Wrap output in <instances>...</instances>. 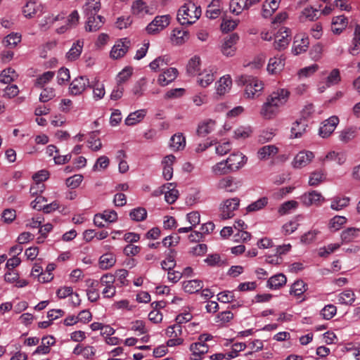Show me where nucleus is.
Instances as JSON below:
<instances>
[{
	"label": "nucleus",
	"instance_id": "nucleus-1",
	"mask_svg": "<svg viewBox=\"0 0 360 360\" xmlns=\"http://www.w3.org/2000/svg\"><path fill=\"white\" fill-rule=\"evenodd\" d=\"M100 9V0H87L86 3L83 7L84 15L87 18L85 26L86 31L96 32L103 25L105 19L100 15H98V20L96 21V24L94 25L95 15H96Z\"/></svg>",
	"mask_w": 360,
	"mask_h": 360
},
{
	"label": "nucleus",
	"instance_id": "nucleus-2",
	"mask_svg": "<svg viewBox=\"0 0 360 360\" xmlns=\"http://www.w3.org/2000/svg\"><path fill=\"white\" fill-rule=\"evenodd\" d=\"M202 14L200 6L188 1L180 7L177 13V20L182 25H190L196 22Z\"/></svg>",
	"mask_w": 360,
	"mask_h": 360
},
{
	"label": "nucleus",
	"instance_id": "nucleus-3",
	"mask_svg": "<svg viewBox=\"0 0 360 360\" xmlns=\"http://www.w3.org/2000/svg\"><path fill=\"white\" fill-rule=\"evenodd\" d=\"M237 82L239 85L245 86V94L248 98H255L259 96L264 89L262 82L250 75L238 77Z\"/></svg>",
	"mask_w": 360,
	"mask_h": 360
},
{
	"label": "nucleus",
	"instance_id": "nucleus-4",
	"mask_svg": "<svg viewBox=\"0 0 360 360\" xmlns=\"http://www.w3.org/2000/svg\"><path fill=\"white\" fill-rule=\"evenodd\" d=\"M170 20L171 17L169 15L156 16L154 20L147 25L146 30L150 34H158L169 25Z\"/></svg>",
	"mask_w": 360,
	"mask_h": 360
},
{
	"label": "nucleus",
	"instance_id": "nucleus-5",
	"mask_svg": "<svg viewBox=\"0 0 360 360\" xmlns=\"http://www.w3.org/2000/svg\"><path fill=\"white\" fill-rule=\"evenodd\" d=\"M240 200L238 198L228 199L224 201V204L221 206V218L227 219L234 216L233 212L238 210L239 207Z\"/></svg>",
	"mask_w": 360,
	"mask_h": 360
},
{
	"label": "nucleus",
	"instance_id": "nucleus-6",
	"mask_svg": "<svg viewBox=\"0 0 360 360\" xmlns=\"http://www.w3.org/2000/svg\"><path fill=\"white\" fill-rule=\"evenodd\" d=\"M239 39V36L236 33H232L225 37L221 45V52L226 57H231L235 55L236 47V44Z\"/></svg>",
	"mask_w": 360,
	"mask_h": 360
},
{
	"label": "nucleus",
	"instance_id": "nucleus-7",
	"mask_svg": "<svg viewBox=\"0 0 360 360\" xmlns=\"http://www.w3.org/2000/svg\"><path fill=\"white\" fill-rule=\"evenodd\" d=\"M290 96V91L285 89H279L272 92L266 100L271 104H274L278 108L285 105L288 101Z\"/></svg>",
	"mask_w": 360,
	"mask_h": 360
},
{
	"label": "nucleus",
	"instance_id": "nucleus-8",
	"mask_svg": "<svg viewBox=\"0 0 360 360\" xmlns=\"http://www.w3.org/2000/svg\"><path fill=\"white\" fill-rule=\"evenodd\" d=\"M88 86H90V84L89 80L87 77L84 76L77 77L70 83L69 92L73 96L80 95Z\"/></svg>",
	"mask_w": 360,
	"mask_h": 360
},
{
	"label": "nucleus",
	"instance_id": "nucleus-9",
	"mask_svg": "<svg viewBox=\"0 0 360 360\" xmlns=\"http://www.w3.org/2000/svg\"><path fill=\"white\" fill-rule=\"evenodd\" d=\"M276 39L274 43V47L276 50L282 51L287 48L291 38L290 30L286 27L281 28L276 36Z\"/></svg>",
	"mask_w": 360,
	"mask_h": 360
},
{
	"label": "nucleus",
	"instance_id": "nucleus-10",
	"mask_svg": "<svg viewBox=\"0 0 360 360\" xmlns=\"http://www.w3.org/2000/svg\"><path fill=\"white\" fill-rule=\"evenodd\" d=\"M131 45V41L127 38L120 39L112 47L110 51V56L114 59H118L123 57L128 51Z\"/></svg>",
	"mask_w": 360,
	"mask_h": 360
},
{
	"label": "nucleus",
	"instance_id": "nucleus-11",
	"mask_svg": "<svg viewBox=\"0 0 360 360\" xmlns=\"http://www.w3.org/2000/svg\"><path fill=\"white\" fill-rule=\"evenodd\" d=\"M229 169L235 172L243 167L247 162V158L241 153H233L226 160Z\"/></svg>",
	"mask_w": 360,
	"mask_h": 360
},
{
	"label": "nucleus",
	"instance_id": "nucleus-12",
	"mask_svg": "<svg viewBox=\"0 0 360 360\" xmlns=\"http://www.w3.org/2000/svg\"><path fill=\"white\" fill-rule=\"evenodd\" d=\"M339 119L337 116H332L323 122V125L319 129V135L322 138H328L335 129Z\"/></svg>",
	"mask_w": 360,
	"mask_h": 360
},
{
	"label": "nucleus",
	"instance_id": "nucleus-13",
	"mask_svg": "<svg viewBox=\"0 0 360 360\" xmlns=\"http://www.w3.org/2000/svg\"><path fill=\"white\" fill-rule=\"evenodd\" d=\"M309 44V40L304 34H297L294 38L292 52L295 55L305 52Z\"/></svg>",
	"mask_w": 360,
	"mask_h": 360
},
{
	"label": "nucleus",
	"instance_id": "nucleus-14",
	"mask_svg": "<svg viewBox=\"0 0 360 360\" xmlns=\"http://www.w3.org/2000/svg\"><path fill=\"white\" fill-rule=\"evenodd\" d=\"M314 155L311 151H300L297 154L293 160V167L295 168H302L309 165Z\"/></svg>",
	"mask_w": 360,
	"mask_h": 360
},
{
	"label": "nucleus",
	"instance_id": "nucleus-15",
	"mask_svg": "<svg viewBox=\"0 0 360 360\" xmlns=\"http://www.w3.org/2000/svg\"><path fill=\"white\" fill-rule=\"evenodd\" d=\"M160 193H165V200L169 204H173L179 196V191L175 189V186L172 183L163 185Z\"/></svg>",
	"mask_w": 360,
	"mask_h": 360
},
{
	"label": "nucleus",
	"instance_id": "nucleus-16",
	"mask_svg": "<svg viewBox=\"0 0 360 360\" xmlns=\"http://www.w3.org/2000/svg\"><path fill=\"white\" fill-rule=\"evenodd\" d=\"M279 108L266 100L261 107L259 113L264 119L272 120L277 116Z\"/></svg>",
	"mask_w": 360,
	"mask_h": 360
},
{
	"label": "nucleus",
	"instance_id": "nucleus-17",
	"mask_svg": "<svg viewBox=\"0 0 360 360\" xmlns=\"http://www.w3.org/2000/svg\"><path fill=\"white\" fill-rule=\"evenodd\" d=\"M178 75V70L175 68H169L164 70L158 77V82L162 86H165L173 82Z\"/></svg>",
	"mask_w": 360,
	"mask_h": 360
},
{
	"label": "nucleus",
	"instance_id": "nucleus-18",
	"mask_svg": "<svg viewBox=\"0 0 360 360\" xmlns=\"http://www.w3.org/2000/svg\"><path fill=\"white\" fill-rule=\"evenodd\" d=\"M240 186V182H236L232 176H228L220 179L217 184V188L224 189L227 192H235Z\"/></svg>",
	"mask_w": 360,
	"mask_h": 360
},
{
	"label": "nucleus",
	"instance_id": "nucleus-19",
	"mask_svg": "<svg viewBox=\"0 0 360 360\" xmlns=\"http://www.w3.org/2000/svg\"><path fill=\"white\" fill-rule=\"evenodd\" d=\"M188 38V31L179 28L174 29L170 37L172 43L174 45H181L185 43Z\"/></svg>",
	"mask_w": 360,
	"mask_h": 360
},
{
	"label": "nucleus",
	"instance_id": "nucleus-20",
	"mask_svg": "<svg viewBox=\"0 0 360 360\" xmlns=\"http://www.w3.org/2000/svg\"><path fill=\"white\" fill-rule=\"evenodd\" d=\"M190 350L192 352L193 360H200L202 356L208 351V346L204 342H195L191 345Z\"/></svg>",
	"mask_w": 360,
	"mask_h": 360
},
{
	"label": "nucleus",
	"instance_id": "nucleus-21",
	"mask_svg": "<svg viewBox=\"0 0 360 360\" xmlns=\"http://www.w3.org/2000/svg\"><path fill=\"white\" fill-rule=\"evenodd\" d=\"M301 199L302 202L307 206L317 204L321 200H324L321 194L316 191H311L303 194Z\"/></svg>",
	"mask_w": 360,
	"mask_h": 360
},
{
	"label": "nucleus",
	"instance_id": "nucleus-22",
	"mask_svg": "<svg viewBox=\"0 0 360 360\" xmlns=\"http://www.w3.org/2000/svg\"><path fill=\"white\" fill-rule=\"evenodd\" d=\"M347 18L344 15L334 17L332 20V32L340 34L347 26Z\"/></svg>",
	"mask_w": 360,
	"mask_h": 360
},
{
	"label": "nucleus",
	"instance_id": "nucleus-23",
	"mask_svg": "<svg viewBox=\"0 0 360 360\" xmlns=\"http://www.w3.org/2000/svg\"><path fill=\"white\" fill-rule=\"evenodd\" d=\"M131 12L134 15L143 17L147 14H152L148 6L143 0H136L131 5Z\"/></svg>",
	"mask_w": 360,
	"mask_h": 360
},
{
	"label": "nucleus",
	"instance_id": "nucleus-24",
	"mask_svg": "<svg viewBox=\"0 0 360 360\" xmlns=\"http://www.w3.org/2000/svg\"><path fill=\"white\" fill-rule=\"evenodd\" d=\"M201 60L198 56H194L189 60L186 66V72L191 76L200 74Z\"/></svg>",
	"mask_w": 360,
	"mask_h": 360
},
{
	"label": "nucleus",
	"instance_id": "nucleus-25",
	"mask_svg": "<svg viewBox=\"0 0 360 360\" xmlns=\"http://www.w3.org/2000/svg\"><path fill=\"white\" fill-rule=\"evenodd\" d=\"M55 344V339L53 336H46L41 339V344L38 346L33 354H46L49 353L50 347Z\"/></svg>",
	"mask_w": 360,
	"mask_h": 360
},
{
	"label": "nucleus",
	"instance_id": "nucleus-26",
	"mask_svg": "<svg viewBox=\"0 0 360 360\" xmlns=\"http://www.w3.org/2000/svg\"><path fill=\"white\" fill-rule=\"evenodd\" d=\"M278 152V149L274 145L264 146L259 149L257 156L261 160H267L271 157L276 155Z\"/></svg>",
	"mask_w": 360,
	"mask_h": 360
},
{
	"label": "nucleus",
	"instance_id": "nucleus-27",
	"mask_svg": "<svg viewBox=\"0 0 360 360\" xmlns=\"http://www.w3.org/2000/svg\"><path fill=\"white\" fill-rule=\"evenodd\" d=\"M216 122L212 120L203 121L198 124L197 134L199 136L205 137L210 134L214 129Z\"/></svg>",
	"mask_w": 360,
	"mask_h": 360
},
{
	"label": "nucleus",
	"instance_id": "nucleus-28",
	"mask_svg": "<svg viewBox=\"0 0 360 360\" xmlns=\"http://www.w3.org/2000/svg\"><path fill=\"white\" fill-rule=\"evenodd\" d=\"M231 84L232 80L229 75L221 77L217 82V94L219 96L224 95L230 90Z\"/></svg>",
	"mask_w": 360,
	"mask_h": 360
},
{
	"label": "nucleus",
	"instance_id": "nucleus-29",
	"mask_svg": "<svg viewBox=\"0 0 360 360\" xmlns=\"http://www.w3.org/2000/svg\"><path fill=\"white\" fill-rule=\"evenodd\" d=\"M359 231V229L354 227H349L342 231L340 235L342 243H349L352 242L358 237Z\"/></svg>",
	"mask_w": 360,
	"mask_h": 360
},
{
	"label": "nucleus",
	"instance_id": "nucleus-30",
	"mask_svg": "<svg viewBox=\"0 0 360 360\" xmlns=\"http://www.w3.org/2000/svg\"><path fill=\"white\" fill-rule=\"evenodd\" d=\"M287 278L283 274H278L269 278L267 286L271 289H278L285 285Z\"/></svg>",
	"mask_w": 360,
	"mask_h": 360
},
{
	"label": "nucleus",
	"instance_id": "nucleus-31",
	"mask_svg": "<svg viewBox=\"0 0 360 360\" xmlns=\"http://www.w3.org/2000/svg\"><path fill=\"white\" fill-rule=\"evenodd\" d=\"M307 126V124L306 123V121L303 119H300L299 120L295 121L292 124V127L291 128V137H301L302 134L305 132Z\"/></svg>",
	"mask_w": 360,
	"mask_h": 360
},
{
	"label": "nucleus",
	"instance_id": "nucleus-32",
	"mask_svg": "<svg viewBox=\"0 0 360 360\" xmlns=\"http://www.w3.org/2000/svg\"><path fill=\"white\" fill-rule=\"evenodd\" d=\"M186 146V139L182 134L173 135L170 139L169 147L175 151L184 148Z\"/></svg>",
	"mask_w": 360,
	"mask_h": 360
},
{
	"label": "nucleus",
	"instance_id": "nucleus-33",
	"mask_svg": "<svg viewBox=\"0 0 360 360\" xmlns=\"http://www.w3.org/2000/svg\"><path fill=\"white\" fill-rule=\"evenodd\" d=\"M146 110H139L130 113L125 120V124L128 126H133L140 122L146 116Z\"/></svg>",
	"mask_w": 360,
	"mask_h": 360
},
{
	"label": "nucleus",
	"instance_id": "nucleus-34",
	"mask_svg": "<svg viewBox=\"0 0 360 360\" xmlns=\"http://www.w3.org/2000/svg\"><path fill=\"white\" fill-rule=\"evenodd\" d=\"M202 287V282L200 280H190L183 283L184 290L188 293L197 292L201 290Z\"/></svg>",
	"mask_w": 360,
	"mask_h": 360
},
{
	"label": "nucleus",
	"instance_id": "nucleus-35",
	"mask_svg": "<svg viewBox=\"0 0 360 360\" xmlns=\"http://www.w3.org/2000/svg\"><path fill=\"white\" fill-rule=\"evenodd\" d=\"M84 42L81 40H77L75 42L70 49V51L67 53V58L70 60H75L80 56L82 48H83Z\"/></svg>",
	"mask_w": 360,
	"mask_h": 360
},
{
	"label": "nucleus",
	"instance_id": "nucleus-36",
	"mask_svg": "<svg viewBox=\"0 0 360 360\" xmlns=\"http://www.w3.org/2000/svg\"><path fill=\"white\" fill-rule=\"evenodd\" d=\"M284 61L280 58H273L269 60L267 70L271 74H276L284 67Z\"/></svg>",
	"mask_w": 360,
	"mask_h": 360
},
{
	"label": "nucleus",
	"instance_id": "nucleus-37",
	"mask_svg": "<svg viewBox=\"0 0 360 360\" xmlns=\"http://www.w3.org/2000/svg\"><path fill=\"white\" fill-rule=\"evenodd\" d=\"M116 262L115 256L112 253L103 254L99 259V266L102 269H108Z\"/></svg>",
	"mask_w": 360,
	"mask_h": 360
},
{
	"label": "nucleus",
	"instance_id": "nucleus-38",
	"mask_svg": "<svg viewBox=\"0 0 360 360\" xmlns=\"http://www.w3.org/2000/svg\"><path fill=\"white\" fill-rule=\"evenodd\" d=\"M269 203V198L267 197H262L257 200L250 203L247 207V212H254L264 209Z\"/></svg>",
	"mask_w": 360,
	"mask_h": 360
},
{
	"label": "nucleus",
	"instance_id": "nucleus-39",
	"mask_svg": "<svg viewBox=\"0 0 360 360\" xmlns=\"http://www.w3.org/2000/svg\"><path fill=\"white\" fill-rule=\"evenodd\" d=\"M338 301L342 304L352 305L355 301V294L350 289L345 290L339 294Z\"/></svg>",
	"mask_w": 360,
	"mask_h": 360
},
{
	"label": "nucleus",
	"instance_id": "nucleus-40",
	"mask_svg": "<svg viewBox=\"0 0 360 360\" xmlns=\"http://www.w3.org/2000/svg\"><path fill=\"white\" fill-rule=\"evenodd\" d=\"M220 0H213L208 6L206 11V15L210 19H216L221 14V8H219Z\"/></svg>",
	"mask_w": 360,
	"mask_h": 360
},
{
	"label": "nucleus",
	"instance_id": "nucleus-41",
	"mask_svg": "<svg viewBox=\"0 0 360 360\" xmlns=\"http://www.w3.org/2000/svg\"><path fill=\"white\" fill-rule=\"evenodd\" d=\"M18 77L15 70L8 68L1 71L0 74V82L4 84H10Z\"/></svg>",
	"mask_w": 360,
	"mask_h": 360
},
{
	"label": "nucleus",
	"instance_id": "nucleus-42",
	"mask_svg": "<svg viewBox=\"0 0 360 360\" xmlns=\"http://www.w3.org/2000/svg\"><path fill=\"white\" fill-rule=\"evenodd\" d=\"M90 284L89 288L86 290V295L88 300L91 302H96L99 299V293L98 292V281H89Z\"/></svg>",
	"mask_w": 360,
	"mask_h": 360
},
{
	"label": "nucleus",
	"instance_id": "nucleus-43",
	"mask_svg": "<svg viewBox=\"0 0 360 360\" xmlns=\"http://www.w3.org/2000/svg\"><path fill=\"white\" fill-rule=\"evenodd\" d=\"M54 75L55 73L53 71H47L43 73L35 80V86L42 88L46 84L49 83L53 78Z\"/></svg>",
	"mask_w": 360,
	"mask_h": 360
},
{
	"label": "nucleus",
	"instance_id": "nucleus-44",
	"mask_svg": "<svg viewBox=\"0 0 360 360\" xmlns=\"http://www.w3.org/2000/svg\"><path fill=\"white\" fill-rule=\"evenodd\" d=\"M204 261L210 266H222L226 265V261L221 259L219 254L209 255Z\"/></svg>",
	"mask_w": 360,
	"mask_h": 360
},
{
	"label": "nucleus",
	"instance_id": "nucleus-45",
	"mask_svg": "<svg viewBox=\"0 0 360 360\" xmlns=\"http://www.w3.org/2000/svg\"><path fill=\"white\" fill-rule=\"evenodd\" d=\"M169 63V58L167 56H160L153 60L149 66L153 71H158L160 68L167 65Z\"/></svg>",
	"mask_w": 360,
	"mask_h": 360
},
{
	"label": "nucleus",
	"instance_id": "nucleus-46",
	"mask_svg": "<svg viewBox=\"0 0 360 360\" xmlns=\"http://www.w3.org/2000/svg\"><path fill=\"white\" fill-rule=\"evenodd\" d=\"M307 290L306 283L302 281H296L291 286L290 293L295 296H300Z\"/></svg>",
	"mask_w": 360,
	"mask_h": 360
},
{
	"label": "nucleus",
	"instance_id": "nucleus-47",
	"mask_svg": "<svg viewBox=\"0 0 360 360\" xmlns=\"http://www.w3.org/2000/svg\"><path fill=\"white\" fill-rule=\"evenodd\" d=\"M129 216L133 221H141L146 218L147 211L143 207H137L130 212Z\"/></svg>",
	"mask_w": 360,
	"mask_h": 360
},
{
	"label": "nucleus",
	"instance_id": "nucleus-48",
	"mask_svg": "<svg viewBox=\"0 0 360 360\" xmlns=\"http://www.w3.org/2000/svg\"><path fill=\"white\" fill-rule=\"evenodd\" d=\"M347 222V219L342 216H335L332 218L329 223V229L332 231H336L340 229V228Z\"/></svg>",
	"mask_w": 360,
	"mask_h": 360
},
{
	"label": "nucleus",
	"instance_id": "nucleus-49",
	"mask_svg": "<svg viewBox=\"0 0 360 360\" xmlns=\"http://www.w3.org/2000/svg\"><path fill=\"white\" fill-rule=\"evenodd\" d=\"M212 172L216 175H224L231 172L232 171L229 169L228 162L226 160L221 161L217 163L212 167Z\"/></svg>",
	"mask_w": 360,
	"mask_h": 360
},
{
	"label": "nucleus",
	"instance_id": "nucleus-50",
	"mask_svg": "<svg viewBox=\"0 0 360 360\" xmlns=\"http://www.w3.org/2000/svg\"><path fill=\"white\" fill-rule=\"evenodd\" d=\"M23 14L26 18H33L37 13L36 2L30 0L23 8Z\"/></svg>",
	"mask_w": 360,
	"mask_h": 360
},
{
	"label": "nucleus",
	"instance_id": "nucleus-51",
	"mask_svg": "<svg viewBox=\"0 0 360 360\" xmlns=\"http://www.w3.org/2000/svg\"><path fill=\"white\" fill-rule=\"evenodd\" d=\"M162 268L166 271H172L176 266V261L173 252H171L167 256L166 259L161 262Z\"/></svg>",
	"mask_w": 360,
	"mask_h": 360
},
{
	"label": "nucleus",
	"instance_id": "nucleus-52",
	"mask_svg": "<svg viewBox=\"0 0 360 360\" xmlns=\"http://www.w3.org/2000/svg\"><path fill=\"white\" fill-rule=\"evenodd\" d=\"M132 75V68L127 67L124 68L117 77V84L122 85Z\"/></svg>",
	"mask_w": 360,
	"mask_h": 360
},
{
	"label": "nucleus",
	"instance_id": "nucleus-53",
	"mask_svg": "<svg viewBox=\"0 0 360 360\" xmlns=\"http://www.w3.org/2000/svg\"><path fill=\"white\" fill-rule=\"evenodd\" d=\"M349 198L347 197L336 198L332 201L330 207L335 210H340L343 207H347L349 205Z\"/></svg>",
	"mask_w": 360,
	"mask_h": 360
},
{
	"label": "nucleus",
	"instance_id": "nucleus-54",
	"mask_svg": "<svg viewBox=\"0 0 360 360\" xmlns=\"http://www.w3.org/2000/svg\"><path fill=\"white\" fill-rule=\"evenodd\" d=\"M89 87L93 88L94 92V98L96 100H100L103 98L105 95V89L104 85L101 83H99L98 81L95 82L92 86Z\"/></svg>",
	"mask_w": 360,
	"mask_h": 360
},
{
	"label": "nucleus",
	"instance_id": "nucleus-55",
	"mask_svg": "<svg viewBox=\"0 0 360 360\" xmlns=\"http://www.w3.org/2000/svg\"><path fill=\"white\" fill-rule=\"evenodd\" d=\"M21 40V36L18 33H12L5 38L4 43L7 46L15 47Z\"/></svg>",
	"mask_w": 360,
	"mask_h": 360
},
{
	"label": "nucleus",
	"instance_id": "nucleus-56",
	"mask_svg": "<svg viewBox=\"0 0 360 360\" xmlns=\"http://www.w3.org/2000/svg\"><path fill=\"white\" fill-rule=\"evenodd\" d=\"M83 180L82 174H75L66 179L65 184L68 187L71 188H77Z\"/></svg>",
	"mask_w": 360,
	"mask_h": 360
},
{
	"label": "nucleus",
	"instance_id": "nucleus-57",
	"mask_svg": "<svg viewBox=\"0 0 360 360\" xmlns=\"http://www.w3.org/2000/svg\"><path fill=\"white\" fill-rule=\"evenodd\" d=\"M336 312L337 308L335 306L328 304L321 310V314L324 319L330 320L336 314Z\"/></svg>",
	"mask_w": 360,
	"mask_h": 360
},
{
	"label": "nucleus",
	"instance_id": "nucleus-58",
	"mask_svg": "<svg viewBox=\"0 0 360 360\" xmlns=\"http://www.w3.org/2000/svg\"><path fill=\"white\" fill-rule=\"evenodd\" d=\"M340 247L338 243L329 244L326 247L320 248L319 255L322 257H328L330 254L338 250Z\"/></svg>",
	"mask_w": 360,
	"mask_h": 360
},
{
	"label": "nucleus",
	"instance_id": "nucleus-59",
	"mask_svg": "<svg viewBox=\"0 0 360 360\" xmlns=\"http://www.w3.org/2000/svg\"><path fill=\"white\" fill-rule=\"evenodd\" d=\"M340 81V75L338 69H333L327 77L326 85L330 86L337 84Z\"/></svg>",
	"mask_w": 360,
	"mask_h": 360
},
{
	"label": "nucleus",
	"instance_id": "nucleus-60",
	"mask_svg": "<svg viewBox=\"0 0 360 360\" xmlns=\"http://www.w3.org/2000/svg\"><path fill=\"white\" fill-rule=\"evenodd\" d=\"M244 1L243 0H231L230 11L231 13L238 15L245 9Z\"/></svg>",
	"mask_w": 360,
	"mask_h": 360
},
{
	"label": "nucleus",
	"instance_id": "nucleus-61",
	"mask_svg": "<svg viewBox=\"0 0 360 360\" xmlns=\"http://www.w3.org/2000/svg\"><path fill=\"white\" fill-rule=\"evenodd\" d=\"M238 20H224L221 27L223 32H230L233 30L238 25Z\"/></svg>",
	"mask_w": 360,
	"mask_h": 360
},
{
	"label": "nucleus",
	"instance_id": "nucleus-62",
	"mask_svg": "<svg viewBox=\"0 0 360 360\" xmlns=\"http://www.w3.org/2000/svg\"><path fill=\"white\" fill-rule=\"evenodd\" d=\"M55 97V91L53 88H46L39 96V101L42 103L48 102Z\"/></svg>",
	"mask_w": 360,
	"mask_h": 360
},
{
	"label": "nucleus",
	"instance_id": "nucleus-63",
	"mask_svg": "<svg viewBox=\"0 0 360 360\" xmlns=\"http://www.w3.org/2000/svg\"><path fill=\"white\" fill-rule=\"evenodd\" d=\"M323 181V174L319 172H314L311 174L309 184L312 186H318L321 182Z\"/></svg>",
	"mask_w": 360,
	"mask_h": 360
},
{
	"label": "nucleus",
	"instance_id": "nucleus-64",
	"mask_svg": "<svg viewBox=\"0 0 360 360\" xmlns=\"http://www.w3.org/2000/svg\"><path fill=\"white\" fill-rule=\"evenodd\" d=\"M70 78V71L68 69L61 68L58 71V83L59 84H63L65 82H68Z\"/></svg>",
	"mask_w": 360,
	"mask_h": 360
}]
</instances>
